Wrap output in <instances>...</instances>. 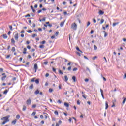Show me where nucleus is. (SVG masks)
Returning <instances> with one entry per match:
<instances>
[{
  "label": "nucleus",
  "mask_w": 126,
  "mask_h": 126,
  "mask_svg": "<svg viewBox=\"0 0 126 126\" xmlns=\"http://www.w3.org/2000/svg\"><path fill=\"white\" fill-rule=\"evenodd\" d=\"M41 44H46V41L43 40V41L41 42Z\"/></svg>",
  "instance_id": "0e129e2a"
},
{
  "label": "nucleus",
  "mask_w": 126,
  "mask_h": 126,
  "mask_svg": "<svg viewBox=\"0 0 126 126\" xmlns=\"http://www.w3.org/2000/svg\"><path fill=\"white\" fill-rule=\"evenodd\" d=\"M54 114H55V115H56L57 116H58L59 115V112H58L57 111H55L54 112Z\"/></svg>",
  "instance_id": "4c0bfd02"
},
{
  "label": "nucleus",
  "mask_w": 126,
  "mask_h": 126,
  "mask_svg": "<svg viewBox=\"0 0 126 126\" xmlns=\"http://www.w3.org/2000/svg\"><path fill=\"white\" fill-rule=\"evenodd\" d=\"M103 32L104 33V37H107L108 36V33L106 32V31H103Z\"/></svg>",
  "instance_id": "a878e982"
},
{
  "label": "nucleus",
  "mask_w": 126,
  "mask_h": 126,
  "mask_svg": "<svg viewBox=\"0 0 126 126\" xmlns=\"http://www.w3.org/2000/svg\"><path fill=\"white\" fill-rule=\"evenodd\" d=\"M98 13L99 15H103V14H104V11L100 10L99 11Z\"/></svg>",
  "instance_id": "9b49d317"
},
{
  "label": "nucleus",
  "mask_w": 126,
  "mask_h": 126,
  "mask_svg": "<svg viewBox=\"0 0 126 126\" xmlns=\"http://www.w3.org/2000/svg\"><path fill=\"white\" fill-rule=\"evenodd\" d=\"M31 103H32V101L30 98H29L26 101V104L28 105H31Z\"/></svg>",
  "instance_id": "20e7f679"
},
{
  "label": "nucleus",
  "mask_w": 126,
  "mask_h": 126,
  "mask_svg": "<svg viewBox=\"0 0 126 126\" xmlns=\"http://www.w3.org/2000/svg\"><path fill=\"white\" fill-rule=\"evenodd\" d=\"M93 21L94 23H96L97 22V21H96V19H95L94 18L93 19Z\"/></svg>",
  "instance_id": "a19ab883"
},
{
  "label": "nucleus",
  "mask_w": 126,
  "mask_h": 126,
  "mask_svg": "<svg viewBox=\"0 0 126 126\" xmlns=\"http://www.w3.org/2000/svg\"><path fill=\"white\" fill-rule=\"evenodd\" d=\"M58 124H59V125H61V124H62V121L61 120H59L58 121Z\"/></svg>",
  "instance_id": "774afa93"
},
{
  "label": "nucleus",
  "mask_w": 126,
  "mask_h": 126,
  "mask_svg": "<svg viewBox=\"0 0 126 126\" xmlns=\"http://www.w3.org/2000/svg\"><path fill=\"white\" fill-rule=\"evenodd\" d=\"M89 25H90V21L88 22L87 24V27H88V26H89Z\"/></svg>",
  "instance_id": "09e8293b"
},
{
  "label": "nucleus",
  "mask_w": 126,
  "mask_h": 126,
  "mask_svg": "<svg viewBox=\"0 0 126 126\" xmlns=\"http://www.w3.org/2000/svg\"><path fill=\"white\" fill-rule=\"evenodd\" d=\"M0 72H3V68H0Z\"/></svg>",
  "instance_id": "603ef678"
},
{
  "label": "nucleus",
  "mask_w": 126,
  "mask_h": 126,
  "mask_svg": "<svg viewBox=\"0 0 126 126\" xmlns=\"http://www.w3.org/2000/svg\"><path fill=\"white\" fill-rule=\"evenodd\" d=\"M26 51H27V49H26V48H24L23 49V54H24V55H25L26 54Z\"/></svg>",
  "instance_id": "f8f14e48"
},
{
  "label": "nucleus",
  "mask_w": 126,
  "mask_h": 126,
  "mask_svg": "<svg viewBox=\"0 0 126 126\" xmlns=\"http://www.w3.org/2000/svg\"><path fill=\"white\" fill-rule=\"evenodd\" d=\"M71 28L73 29V30H76V29H77V25L76 23H73L71 25Z\"/></svg>",
  "instance_id": "f03ea898"
},
{
  "label": "nucleus",
  "mask_w": 126,
  "mask_h": 126,
  "mask_svg": "<svg viewBox=\"0 0 126 126\" xmlns=\"http://www.w3.org/2000/svg\"><path fill=\"white\" fill-rule=\"evenodd\" d=\"M22 111H26V106H25V105L23 106Z\"/></svg>",
  "instance_id": "aec40b11"
},
{
  "label": "nucleus",
  "mask_w": 126,
  "mask_h": 126,
  "mask_svg": "<svg viewBox=\"0 0 126 126\" xmlns=\"http://www.w3.org/2000/svg\"><path fill=\"white\" fill-rule=\"evenodd\" d=\"M126 97H123V101L122 102V104L123 105H124V104H125V103H126Z\"/></svg>",
  "instance_id": "412c9836"
},
{
  "label": "nucleus",
  "mask_w": 126,
  "mask_h": 126,
  "mask_svg": "<svg viewBox=\"0 0 126 126\" xmlns=\"http://www.w3.org/2000/svg\"><path fill=\"white\" fill-rule=\"evenodd\" d=\"M76 50H78L79 52H80V53H82V51L79 50V48L76 47Z\"/></svg>",
  "instance_id": "a18cd8bd"
},
{
  "label": "nucleus",
  "mask_w": 126,
  "mask_h": 126,
  "mask_svg": "<svg viewBox=\"0 0 126 126\" xmlns=\"http://www.w3.org/2000/svg\"><path fill=\"white\" fill-rule=\"evenodd\" d=\"M40 123L42 124V125H44V124H45V122L44 121H41Z\"/></svg>",
  "instance_id": "bf43d9fd"
},
{
  "label": "nucleus",
  "mask_w": 126,
  "mask_h": 126,
  "mask_svg": "<svg viewBox=\"0 0 126 126\" xmlns=\"http://www.w3.org/2000/svg\"><path fill=\"white\" fill-rule=\"evenodd\" d=\"M6 77H7V76H6V75L3 76L1 78V80H2V81L5 80V78H6Z\"/></svg>",
  "instance_id": "4468645a"
},
{
  "label": "nucleus",
  "mask_w": 126,
  "mask_h": 126,
  "mask_svg": "<svg viewBox=\"0 0 126 126\" xmlns=\"http://www.w3.org/2000/svg\"><path fill=\"white\" fill-rule=\"evenodd\" d=\"M16 119H17V120H19V119H20V115H19V114L16 115Z\"/></svg>",
  "instance_id": "5701e85b"
},
{
  "label": "nucleus",
  "mask_w": 126,
  "mask_h": 126,
  "mask_svg": "<svg viewBox=\"0 0 126 126\" xmlns=\"http://www.w3.org/2000/svg\"><path fill=\"white\" fill-rule=\"evenodd\" d=\"M64 22H65V20H64V21H62L61 23H60V26L61 27H63V26L64 24Z\"/></svg>",
  "instance_id": "6e6552de"
},
{
  "label": "nucleus",
  "mask_w": 126,
  "mask_h": 126,
  "mask_svg": "<svg viewBox=\"0 0 126 126\" xmlns=\"http://www.w3.org/2000/svg\"><path fill=\"white\" fill-rule=\"evenodd\" d=\"M67 69H68V70H69V71L71 70V66L68 67V68H67Z\"/></svg>",
  "instance_id": "13d9d810"
},
{
  "label": "nucleus",
  "mask_w": 126,
  "mask_h": 126,
  "mask_svg": "<svg viewBox=\"0 0 126 126\" xmlns=\"http://www.w3.org/2000/svg\"><path fill=\"white\" fill-rule=\"evenodd\" d=\"M2 37L4 39H7L8 36H7V34H3Z\"/></svg>",
  "instance_id": "ddd939ff"
},
{
  "label": "nucleus",
  "mask_w": 126,
  "mask_h": 126,
  "mask_svg": "<svg viewBox=\"0 0 126 126\" xmlns=\"http://www.w3.org/2000/svg\"><path fill=\"white\" fill-rule=\"evenodd\" d=\"M27 48L28 49V50H30L31 49V46H30V45H28Z\"/></svg>",
  "instance_id": "c03bdc74"
},
{
  "label": "nucleus",
  "mask_w": 126,
  "mask_h": 126,
  "mask_svg": "<svg viewBox=\"0 0 126 126\" xmlns=\"http://www.w3.org/2000/svg\"><path fill=\"white\" fill-rule=\"evenodd\" d=\"M35 83H36V84H39V79H36L35 80Z\"/></svg>",
  "instance_id": "7c9ffc66"
},
{
  "label": "nucleus",
  "mask_w": 126,
  "mask_h": 126,
  "mask_svg": "<svg viewBox=\"0 0 126 126\" xmlns=\"http://www.w3.org/2000/svg\"><path fill=\"white\" fill-rule=\"evenodd\" d=\"M85 82H88V81H89V79L88 78L85 79Z\"/></svg>",
  "instance_id": "864d4df0"
},
{
  "label": "nucleus",
  "mask_w": 126,
  "mask_h": 126,
  "mask_svg": "<svg viewBox=\"0 0 126 126\" xmlns=\"http://www.w3.org/2000/svg\"><path fill=\"white\" fill-rule=\"evenodd\" d=\"M25 32V31H24V30H22L20 32L21 34H23V33H24Z\"/></svg>",
  "instance_id": "49530a36"
},
{
  "label": "nucleus",
  "mask_w": 126,
  "mask_h": 126,
  "mask_svg": "<svg viewBox=\"0 0 126 126\" xmlns=\"http://www.w3.org/2000/svg\"><path fill=\"white\" fill-rule=\"evenodd\" d=\"M53 89L50 88L49 89V92H50V93H51V92H53Z\"/></svg>",
  "instance_id": "ea45409f"
},
{
  "label": "nucleus",
  "mask_w": 126,
  "mask_h": 126,
  "mask_svg": "<svg viewBox=\"0 0 126 126\" xmlns=\"http://www.w3.org/2000/svg\"><path fill=\"white\" fill-rule=\"evenodd\" d=\"M109 108V104H108V101L105 102V110H107Z\"/></svg>",
  "instance_id": "1a4fd4ad"
},
{
  "label": "nucleus",
  "mask_w": 126,
  "mask_h": 126,
  "mask_svg": "<svg viewBox=\"0 0 126 126\" xmlns=\"http://www.w3.org/2000/svg\"><path fill=\"white\" fill-rule=\"evenodd\" d=\"M11 44H12V45H15V40H14V38H12L11 39Z\"/></svg>",
  "instance_id": "423d86ee"
},
{
  "label": "nucleus",
  "mask_w": 126,
  "mask_h": 126,
  "mask_svg": "<svg viewBox=\"0 0 126 126\" xmlns=\"http://www.w3.org/2000/svg\"><path fill=\"white\" fill-rule=\"evenodd\" d=\"M104 21H105V20L104 19H101L100 20V24H103V23H104Z\"/></svg>",
  "instance_id": "473e14b6"
},
{
  "label": "nucleus",
  "mask_w": 126,
  "mask_h": 126,
  "mask_svg": "<svg viewBox=\"0 0 126 126\" xmlns=\"http://www.w3.org/2000/svg\"><path fill=\"white\" fill-rule=\"evenodd\" d=\"M7 92H8V90H5L3 92V94H7Z\"/></svg>",
  "instance_id": "bb28decb"
},
{
  "label": "nucleus",
  "mask_w": 126,
  "mask_h": 126,
  "mask_svg": "<svg viewBox=\"0 0 126 126\" xmlns=\"http://www.w3.org/2000/svg\"><path fill=\"white\" fill-rule=\"evenodd\" d=\"M100 92L101 93V96L103 99H105V96H104V92L103 91V90H102V89H100Z\"/></svg>",
  "instance_id": "0eeeda50"
},
{
  "label": "nucleus",
  "mask_w": 126,
  "mask_h": 126,
  "mask_svg": "<svg viewBox=\"0 0 126 126\" xmlns=\"http://www.w3.org/2000/svg\"><path fill=\"white\" fill-rule=\"evenodd\" d=\"M57 103H59V104H61L62 103V101H61V100H58Z\"/></svg>",
  "instance_id": "052dcab7"
},
{
  "label": "nucleus",
  "mask_w": 126,
  "mask_h": 126,
  "mask_svg": "<svg viewBox=\"0 0 126 126\" xmlns=\"http://www.w3.org/2000/svg\"><path fill=\"white\" fill-rule=\"evenodd\" d=\"M9 28L10 29V30H12V26H9Z\"/></svg>",
  "instance_id": "6e6d98bb"
},
{
  "label": "nucleus",
  "mask_w": 126,
  "mask_h": 126,
  "mask_svg": "<svg viewBox=\"0 0 126 126\" xmlns=\"http://www.w3.org/2000/svg\"><path fill=\"white\" fill-rule=\"evenodd\" d=\"M101 76L103 77L104 81H107V79H106V78L104 77H103V75H101Z\"/></svg>",
  "instance_id": "79ce46f5"
},
{
  "label": "nucleus",
  "mask_w": 126,
  "mask_h": 126,
  "mask_svg": "<svg viewBox=\"0 0 126 126\" xmlns=\"http://www.w3.org/2000/svg\"><path fill=\"white\" fill-rule=\"evenodd\" d=\"M12 52L14 53V52H15V47H12L11 49Z\"/></svg>",
  "instance_id": "c85d7f7f"
},
{
  "label": "nucleus",
  "mask_w": 126,
  "mask_h": 126,
  "mask_svg": "<svg viewBox=\"0 0 126 126\" xmlns=\"http://www.w3.org/2000/svg\"><path fill=\"white\" fill-rule=\"evenodd\" d=\"M9 118H10V115H7V116L3 117L1 118L2 121H4L1 123V125H5L7 122H9Z\"/></svg>",
  "instance_id": "f257e3e1"
},
{
  "label": "nucleus",
  "mask_w": 126,
  "mask_h": 126,
  "mask_svg": "<svg viewBox=\"0 0 126 126\" xmlns=\"http://www.w3.org/2000/svg\"><path fill=\"white\" fill-rule=\"evenodd\" d=\"M11 55L9 54L6 56V59H9L11 57Z\"/></svg>",
  "instance_id": "cd10ccee"
},
{
  "label": "nucleus",
  "mask_w": 126,
  "mask_h": 126,
  "mask_svg": "<svg viewBox=\"0 0 126 126\" xmlns=\"http://www.w3.org/2000/svg\"><path fill=\"white\" fill-rule=\"evenodd\" d=\"M36 104H33V105H32V108L33 109H35V108H36Z\"/></svg>",
  "instance_id": "37998d69"
},
{
  "label": "nucleus",
  "mask_w": 126,
  "mask_h": 126,
  "mask_svg": "<svg viewBox=\"0 0 126 126\" xmlns=\"http://www.w3.org/2000/svg\"><path fill=\"white\" fill-rule=\"evenodd\" d=\"M126 97H123V101L122 102V104L123 105H124V104H125V103H126Z\"/></svg>",
  "instance_id": "4be33fe9"
},
{
  "label": "nucleus",
  "mask_w": 126,
  "mask_h": 126,
  "mask_svg": "<svg viewBox=\"0 0 126 126\" xmlns=\"http://www.w3.org/2000/svg\"><path fill=\"white\" fill-rule=\"evenodd\" d=\"M19 38V35L18 34V33H16L14 35V39L16 41H18V39Z\"/></svg>",
  "instance_id": "7ed1b4c3"
},
{
  "label": "nucleus",
  "mask_w": 126,
  "mask_h": 126,
  "mask_svg": "<svg viewBox=\"0 0 126 126\" xmlns=\"http://www.w3.org/2000/svg\"><path fill=\"white\" fill-rule=\"evenodd\" d=\"M68 121H69V123H71V121H72L71 118H69L68 119Z\"/></svg>",
  "instance_id": "338daca9"
},
{
  "label": "nucleus",
  "mask_w": 126,
  "mask_h": 126,
  "mask_svg": "<svg viewBox=\"0 0 126 126\" xmlns=\"http://www.w3.org/2000/svg\"><path fill=\"white\" fill-rule=\"evenodd\" d=\"M36 115V112H32V116H35Z\"/></svg>",
  "instance_id": "3c124183"
},
{
  "label": "nucleus",
  "mask_w": 126,
  "mask_h": 126,
  "mask_svg": "<svg viewBox=\"0 0 126 126\" xmlns=\"http://www.w3.org/2000/svg\"><path fill=\"white\" fill-rule=\"evenodd\" d=\"M31 8L32 9L33 13L36 12V10L34 9V7H33V6H31Z\"/></svg>",
  "instance_id": "f3484780"
},
{
  "label": "nucleus",
  "mask_w": 126,
  "mask_h": 126,
  "mask_svg": "<svg viewBox=\"0 0 126 126\" xmlns=\"http://www.w3.org/2000/svg\"><path fill=\"white\" fill-rule=\"evenodd\" d=\"M77 105H80V102H79V100L77 101Z\"/></svg>",
  "instance_id": "680f3d73"
},
{
  "label": "nucleus",
  "mask_w": 126,
  "mask_h": 126,
  "mask_svg": "<svg viewBox=\"0 0 126 126\" xmlns=\"http://www.w3.org/2000/svg\"><path fill=\"white\" fill-rule=\"evenodd\" d=\"M40 21H46V18L41 19V20H40Z\"/></svg>",
  "instance_id": "e433bc0d"
},
{
  "label": "nucleus",
  "mask_w": 126,
  "mask_h": 126,
  "mask_svg": "<svg viewBox=\"0 0 126 126\" xmlns=\"http://www.w3.org/2000/svg\"><path fill=\"white\" fill-rule=\"evenodd\" d=\"M16 122H17V120L16 119H15L11 122L12 125H15L16 124Z\"/></svg>",
  "instance_id": "9d476101"
},
{
  "label": "nucleus",
  "mask_w": 126,
  "mask_h": 126,
  "mask_svg": "<svg viewBox=\"0 0 126 126\" xmlns=\"http://www.w3.org/2000/svg\"><path fill=\"white\" fill-rule=\"evenodd\" d=\"M59 73L60 74H63V72H62V71L61 70H59Z\"/></svg>",
  "instance_id": "8fccbe9b"
},
{
  "label": "nucleus",
  "mask_w": 126,
  "mask_h": 126,
  "mask_svg": "<svg viewBox=\"0 0 126 126\" xmlns=\"http://www.w3.org/2000/svg\"><path fill=\"white\" fill-rule=\"evenodd\" d=\"M35 37H37V34H33L32 35V38H35Z\"/></svg>",
  "instance_id": "c9c22d12"
},
{
  "label": "nucleus",
  "mask_w": 126,
  "mask_h": 126,
  "mask_svg": "<svg viewBox=\"0 0 126 126\" xmlns=\"http://www.w3.org/2000/svg\"><path fill=\"white\" fill-rule=\"evenodd\" d=\"M39 47L40 48V49H44V48H45V45H40Z\"/></svg>",
  "instance_id": "393cba45"
},
{
  "label": "nucleus",
  "mask_w": 126,
  "mask_h": 126,
  "mask_svg": "<svg viewBox=\"0 0 126 126\" xmlns=\"http://www.w3.org/2000/svg\"><path fill=\"white\" fill-rule=\"evenodd\" d=\"M118 24H119V22L113 23V26L114 27H115V26H116V25H118Z\"/></svg>",
  "instance_id": "b1692460"
},
{
  "label": "nucleus",
  "mask_w": 126,
  "mask_h": 126,
  "mask_svg": "<svg viewBox=\"0 0 126 126\" xmlns=\"http://www.w3.org/2000/svg\"><path fill=\"white\" fill-rule=\"evenodd\" d=\"M30 14H28L27 15H25V16H24V17H30Z\"/></svg>",
  "instance_id": "58836bf2"
},
{
  "label": "nucleus",
  "mask_w": 126,
  "mask_h": 126,
  "mask_svg": "<svg viewBox=\"0 0 126 126\" xmlns=\"http://www.w3.org/2000/svg\"><path fill=\"white\" fill-rule=\"evenodd\" d=\"M27 33H32L33 31H32L31 30H29V31H27Z\"/></svg>",
  "instance_id": "c756f323"
},
{
  "label": "nucleus",
  "mask_w": 126,
  "mask_h": 126,
  "mask_svg": "<svg viewBox=\"0 0 126 126\" xmlns=\"http://www.w3.org/2000/svg\"><path fill=\"white\" fill-rule=\"evenodd\" d=\"M52 69H53V71H54V72H56V68H55L54 67H53Z\"/></svg>",
  "instance_id": "e2e57ef3"
},
{
  "label": "nucleus",
  "mask_w": 126,
  "mask_h": 126,
  "mask_svg": "<svg viewBox=\"0 0 126 126\" xmlns=\"http://www.w3.org/2000/svg\"><path fill=\"white\" fill-rule=\"evenodd\" d=\"M33 84H32V85L29 87V88H30V89H33Z\"/></svg>",
  "instance_id": "f704fd0d"
},
{
  "label": "nucleus",
  "mask_w": 126,
  "mask_h": 126,
  "mask_svg": "<svg viewBox=\"0 0 126 126\" xmlns=\"http://www.w3.org/2000/svg\"><path fill=\"white\" fill-rule=\"evenodd\" d=\"M96 59H98V57L94 56V57H93L92 60H93V61H94V60H96Z\"/></svg>",
  "instance_id": "2f4dec72"
},
{
  "label": "nucleus",
  "mask_w": 126,
  "mask_h": 126,
  "mask_svg": "<svg viewBox=\"0 0 126 126\" xmlns=\"http://www.w3.org/2000/svg\"><path fill=\"white\" fill-rule=\"evenodd\" d=\"M78 69L77 68L75 67L73 69V71H76Z\"/></svg>",
  "instance_id": "de8ad7c7"
},
{
  "label": "nucleus",
  "mask_w": 126,
  "mask_h": 126,
  "mask_svg": "<svg viewBox=\"0 0 126 126\" xmlns=\"http://www.w3.org/2000/svg\"><path fill=\"white\" fill-rule=\"evenodd\" d=\"M35 78H33L32 79H31V81L32 82H35Z\"/></svg>",
  "instance_id": "72a5a7b5"
},
{
  "label": "nucleus",
  "mask_w": 126,
  "mask_h": 126,
  "mask_svg": "<svg viewBox=\"0 0 126 126\" xmlns=\"http://www.w3.org/2000/svg\"><path fill=\"white\" fill-rule=\"evenodd\" d=\"M64 81H65V82H66V81H67V80H68V78L67 77V76L65 75L64 76Z\"/></svg>",
  "instance_id": "a211bd4d"
},
{
  "label": "nucleus",
  "mask_w": 126,
  "mask_h": 126,
  "mask_svg": "<svg viewBox=\"0 0 126 126\" xmlns=\"http://www.w3.org/2000/svg\"><path fill=\"white\" fill-rule=\"evenodd\" d=\"M72 78L74 82H75V81H76V77H75V76H73Z\"/></svg>",
  "instance_id": "6ab92c4d"
},
{
  "label": "nucleus",
  "mask_w": 126,
  "mask_h": 126,
  "mask_svg": "<svg viewBox=\"0 0 126 126\" xmlns=\"http://www.w3.org/2000/svg\"><path fill=\"white\" fill-rule=\"evenodd\" d=\"M94 50H97V46L96 45H94Z\"/></svg>",
  "instance_id": "4d7b16f0"
},
{
  "label": "nucleus",
  "mask_w": 126,
  "mask_h": 126,
  "mask_svg": "<svg viewBox=\"0 0 126 126\" xmlns=\"http://www.w3.org/2000/svg\"><path fill=\"white\" fill-rule=\"evenodd\" d=\"M64 105L66 107V108H68V107H69V104H68V103L65 102L64 103Z\"/></svg>",
  "instance_id": "dca6fc26"
},
{
  "label": "nucleus",
  "mask_w": 126,
  "mask_h": 126,
  "mask_svg": "<svg viewBox=\"0 0 126 126\" xmlns=\"http://www.w3.org/2000/svg\"><path fill=\"white\" fill-rule=\"evenodd\" d=\"M28 59H31V55H28Z\"/></svg>",
  "instance_id": "69168bd1"
},
{
  "label": "nucleus",
  "mask_w": 126,
  "mask_h": 126,
  "mask_svg": "<svg viewBox=\"0 0 126 126\" xmlns=\"http://www.w3.org/2000/svg\"><path fill=\"white\" fill-rule=\"evenodd\" d=\"M20 36L21 37V38H24V34L22 33L20 35Z\"/></svg>",
  "instance_id": "5fc2aeb1"
},
{
  "label": "nucleus",
  "mask_w": 126,
  "mask_h": 126,
  "mask_svg": "<svg viewBox=\"0 0 126 126\" xmlns=\"http://www.w3.org/2000/svg\"><path fill=\"white\" fill-rule=\"evenodd\" d=\"M39 93H40V91H39V90H37L34 92V94H35L36 95H38V94H39Z\"/></svg>",
  "instance_id": "2eb2a0df"
},
{
  "label": "nucleus",
  "mask_w": 126,
  "mask_h": 126,
  "mask_svg": "<svg viewBox=\"0 0 126 126\" xmlns=\"http://www.w3.org/2000/svg\"><path fill=\"white\" fill-rule=\"evenodd\" d=\"M34 69H35V72H37V69H38V65L37 63L34 64Z\"/></svg>",
  "instance_id": "39448f33"
}]
</instances>
